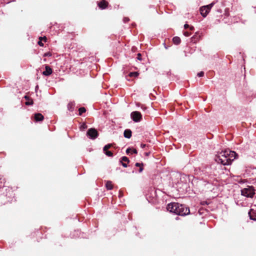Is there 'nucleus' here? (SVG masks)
I'll list each match as a JSON object with an SVG mask.
<instances>
[{
    "label": "nucleus",
    "instance_id": "nucleus-23",
    "mask_svg": "<svg viewBox=\"0 0 256 256\" xmlns=\"http://www.w3.org/2000/svg\"><path fill=\"white\" fill-rule=\"evenodd\" d=\"M44 56H48V57H50V56H52V54H51L50 52H46V53H45V54H44Z\"/></svg>",
    "mask_w": 256,
    "mask_h": 256
},
{
    "label": "nucleus",
    "instance_id": "nucleus-4",
    "mask_svg": "<svg viewBox=\"0 0 256 256\" xmlns=\"http://www.w3.org/2000/svg\"><path fill=\"white\" fill-rule=\"evenodd\" d=\"M132 120L136 122H140L142 119V115L138 111L133 112L130 114Z\"/></svg>",
    "mask_w": 256,
    "mask_h": 256
},
{
    "label": "nucleus",
    "instance_id": "nucleus-2",
    "mask_svg": "<svg viewBox=\"0 0 256 256\" xmlns=\"http://www.w3.org/2000/svg\"><path fill=\"white\" fill-rule=\"evenodd\" d=\"M166 209L170 212L181 216H186L190 213L188 208L178 202H170L168 204Z\"/></svg>",
    "mask_w": 256,
    "mask_h": 256
},
{
    "label": "nucleus",
    "instance_id": "nucleus-36",
    "mask_svg": "<svg viewBox=\"0 0 256 256\" xmlns=\"http://www.w3.org/2000/svg\"><path fill=\"white\" fill-rule=\"evenodd\" d=\"M146 156H148V155H149V153H146Z\"/></svg>",
    "mask_w": 256,
    "mask_h": 256
},
{
    "label": "nucleus",
    "instance_id": "nucleus-8",
    "mask_svg": "<svg viewBox=\"0 0 256 256\" xmlns=\"http://www.w3.org/2000/svg\"><path fill=\"white\" fill-rule=\"evenodd\" d=\"M52 70L50 67L48 65L45 66V70L42 72V74L45 76H48L52 74Z\"/></svg>",
    "mask_w": 256,
    "mask_h": 256
},
{
    "label": "nucleus",
    "instance_id": "nucleus-17",
    "mask_svg": "<svg viewBox=\"0 0 256 256\" xmlns=\"http://www.w3.org/2000/svg\"><path fill=\"white\" fill-rule=\"evenodd\" d=\"M86 112V109L84 107H81L78 109L79 115L81 116L82 114Z\"/></svg>",
    "mask_w": 256,
    "mask_h": 256
},
{
    "label": "nucleus",
    "instance_id": "nucleus-18",
    "mask_svg": "<svg viewBox=\"0 0 256 256\" xmlns=\"http://www.w3.org/2000/svg\"><path fill=\"white\" fill-rule=\"evenodd\" d=\"M103 152H104V154L108 156H109V157L113 156V154L112 152L106 150V151H103Z\"/></svg>",
    "mask_w": 256,
    "mask_h": 256
},
{
    "label": "nucleus",
    "instance_id": "nucleus-5",
    "mask_svg": "<svg viewBox=\"0 0 256 256\" xmlns=\"http://www.w3.org/2000/svg\"><path fill=\"white\" fill-rule=\"evenodd\" d=\"M86 135L89 138L94 140L98 137V132L96 129L91 128L87 131Z\"/></svg>",
    "mask_w": 256,
    "mask_h": 256
},
{
    "label": "nucleus",
    "instance_id": "nucleus-19",
    "mask_svg": "<svg viewBox=\"0 0 256 256\" xmlns=\"http://www.w3.org/2000/svg\"><path fill=\"white\" fill-rule=\"evenodd\" d=\"M112 144H106L103 148V151L108 150V149L110 148L112 146Z\"/></svg>",
    "mask_w": 256,
    "mask_h": 256
},
{
    "label": "nucleus",
    "instance_id": "nucleus-7",
    "mask_svg": "<svg viewBox=\"0 0 256 256\" xmlns=\"http://www.w3.org/2000/svg\"><path fill=\"white\" fill-rule=\"evenodd\" d=\"M120 162L124 168H127L128 164L130 162V160L126 156H124L120 158Z\"/></svg>",
    "mask_w": 256,
    "mask_h": 256
},
{
    "label": "nucleus",
    "instance_id": "nucleus-9",
    "mask_svg": "<svg viewBox=\"0 0 256 256\" xmlns=\"http://www.w3.org/2000/svg\"><path fill=\"white\" fill-rule=\"evenodd\" d=\"M108 2L104 0H102L98 4L99 8L102 10L105 9L106 8Z\"/></svg>",
    "mask_w": 256,
    "mask_h": 256
},
{
    "label": "nucleus",
    "instance_id": "nucleus-31",
    "mask_svg": "<svg viewBox=\"0 0 256 256\" xmlns=\"http://www.w3.org/2000/svg\"><path fill=\"white\" fill-rule=\"evenodd\" d=\"M140 146L141 148H144L146 146V144H141Z\"/></svg>",
    "mask_w": 256,
    "mask_h": 256
},
{
    "label": "nucleus",
    "instance_id": "nucleus-25",
    "mask_svg": "<svg viewBox=\"0 0 256 256\" xmlns=\"http://www.w3.org/2000/svg\"><path fill=\"white\" fill-rule=\"evenodd\" d=\"M86 128V124H82L80 127V129L82 128L83 130H84V129H85Z\"/></svg>",
    "mask_w": 256,
    "mask_h": 256
},
{
    "label": "nucleus",
    "instance_id": "nucleus-32",
    "mask_svg": "<svg viewBox=\"0 0 256 256\" xmlns=\"http://www.w3.org/2000/svg\"><path fill=\"white\" fill-rule=\"evenodd\" d=\"M24 98L26 100H30V98H29V96H24Z\"/></svg>",
    "mask_w": 256,
    "mask_h": 256
},
{
    "label": "nucleus",
    "instance_id": "nucleus-27",
    "mask_svg": "<svg viewBox=\"0 0 256 256\" xmlns=\"http://www.w3.org/2000/svg\"><path fill=\"white\" fill-rule=\"evenodd\" d=\"M131 151L132 152V153L135 154H138V151L135 148L132 149Z\"/></svg>",
    "mask_w": 256,
    "mask_h": 256
},
{
    "label": "nucleus",
    "instance_id": "nucleus-29",
    "mask_svg": "<svg viewBox=\"0 0 256 256\" xmlns=\"http://www.w3.org/2000/svg\"><path fill=\"white\" fill-rule=\"evenodd\" d=\"M248 214H249V216H250V218L251 220H256V218H253L251 215H250V212H248Z\"/></svg>",
    "mask_w": 256,
    "mask_h": 256
},
{
    "label": "nucleus",
    "instance_id": "nucleus-28",
    "mask_svg": "<svg viewBox=\"0 0 256 256\" xmlns=\"http://www.w3.org/2000/svg\"><path fill=\"white\" fill-rule=\"evenodd\" d=\"M123 20L124 22H126L129 21V18H124Z\"/></svg>",
    "mask_w": 256,
    "mask_h": 256
},
{
    "label": "nucleus",
    "instance_id": "nucleus-14",
    "mask_svg": "<svg viewBox=\"0 0 256 256\" xmlns=\"http://www.w3.org/2000/svg\"><path fill=\"white\" fill-rule=\"evenodd\" d=\"M106 186L107 190H111L113 188V186L112 184V182L110 181H108L106 184Z\"/></svg>",
    "mask_w": 256,
    "mask_h": 256
},
{
    "label": "nucleus",
    "instance_id": "nucleus-13",
    "mask_svg": "<svg viewBox=\"0 0 256 256\" xmlns=\"http://www.w3.org/2000/svg\"><path fill=\"white\" fill-rule=\"evenodd\" d=\"M172 42L175 44H179L180 43V38L178 36H174L172 38Z\"/></svg>",
    "mask_w": 256,
    "mask_h": 256
},
{
    "label": "nucleus",
    "instance_id": "nucleus-33",
    "mask_svg": "<svg viewBox=\"0 0 256 256\" xmlns=\"http://www.w3.org/2000/svg\"><path fill=\"white\" fill-rule=\"evenodd\" d=\"M38 44L40 46H44V44L40 42V41H39L38 42Z\"/></svg>",
    "mask_w": 256,
    "mask_h": 256
},
{
    "label": "nucleus",
    "instance_id": "nucleus-1",
    "mask_svg": "<svg viewBox=\"0 0 256 256\" xmlns=\"http://www.w3.org/2000/svg\"><path fill=\"white\" fill-rule=\"evenodd\" d=\"M238 154L234 151H222L216 156L215 160L218 164H220L223 166H228L231 164L232 162L236 158Z\"/></svg>",
    "mask_w": 256,
    "mask_h": 256
},
{
    "label": "nucleus",
    "instance_id": "nucleus-34",
    "mask_svg": "<svg viewBox=\"0 0 256 256\" xmlns=\"http://www.w3.org/2000/svg\"><path fill=\"white\" fill-rule=\"evenodd\" d=\"M188 26H188V24H185L184 25V28H188Z\"/></svg>",
    "mask_w": 256,
    "mask_h": 256
},
{
    "label": "nucleus",
    "instance_id": "nucleus-12",
    "mask_svg": "<svg viewBox=\"0 0 256 256\" xmlns=\"http://www.w3.org/2000/svg\"><path fill=\"white\" fill-rule=\"evenodd\" d=\"M74 108V102H69L68 104V109L70 112H73Z\"/></svg>",
    "mask_w": 256,
    "mask_h": 256
},
{
    "label": "nucleus",
    "instance_id": "nucleus-35",
    "mask_svg": "<svg viewBox=\"0 0 256 256\" xmlns=\"http://www.w3.org/2000/svg\"><path fill=\"white\" fill-rule=\"evenodd\" d=\"M190 30H193V29H194V27H193V26H192V27H190Z\"/></svg>",
    "mask_w": 256,
    "mask_h": 256
},
{
    "label": "nucleus",
    "instance_id": "nucleus-21",
    "mask_svg": "<svg viewBox=\"0 0 256 256\" xmlns=\"http://www.w3.org/2000/svg\"><path fill=\"white\" fill-rule=\"evenodd\" d=\"M214 5V3L212 2L208 5L204 6H208V8H209V10L210 11V9L212 8L213 6Z\"/></svg>",
    "mask_w": 256,
    "mask_h": 256
},
{
    "label": "nucleus",
    "instance_id": "nucleus-11",
    "mask_svg": "<svg viewBox=\"0 0 256 256\" xmlns=\"http://www.w3.org/2000/svg\"><path fill=\"white\" fill-rule=\"evenodd\" d=\"M124 136L126 138H130L132 136V131L130 130H126L124 131Z\"/></svg>",
    "mask_w": 256,
    "mask_h": 256
},
{
    "label": "nucleus",
    "instance_id": "nucleus-3",
    "mask_svg": "<svg viewBox=\"0 0 256 256\" xmlns=\"http://www.w3.org/2000/svg\"><path fill=\"white\" fill-rule=\"evenodd\" d=\"M242 196L247 198H252L255 194L254 190L252 186H248L241 190Z\"/></svg>",
    "mask_w": 256,
    "mask_h": 256
},
{
    "label": "nucleus",
    "instance_id": "nucleus-26",
    "mask_svg": "<svg viewBox=\"0 0 256 256\" xmlns=\"http://www.w3.org/2000/svg\"><path fill=\"white\" fill-rule=\"evenodd\" d=\"M184 34L186 36H190V34L188 32H184Z\"/></svg>",
    "mask_w": 256,
    "mask_h": 256
},
{
    "label": "nucleus",
    "instance_id": "nucleus-6",
    "mask_svg": "<svg viewBox=\"0 0 256 256\" xmlns=\"http://www.w3.org/2000/svg\"><path fill=\"white\" fill-rule=\"evenodd\" d=\"M200 14L203 17H206L210 12L209 8L208 6H203L200 9Z\"/></svg>",
    "mask_w": 256,
    "mask_h": 256
},
{
    "label": "nucleus",
    "instance_id": "nucleus-24",
    "mask_svg": "<svg viewBox=\"0 0 256 256\" xmlns=\"http://www.w3.org/2000/svg\"><path fill=\"white\" fill-rule=\"evenodd\" d=\"M137 58L140 60H142V55L140 53H138V54H137Z\"/></svg>",
    "mask_w": 256,
    "mask_h": 256
},
{
    "label": "nucleus",
    "instance_id": "nucleus-16",
    "mask_svg": "<svg viewBox=\"0 0 256 256\" xmlns=\"http://www.w3.org/2000/svg\"><path fill=\"white\" fill-rule=\"evenodd\" d=\"M135 166L137 167H140V169L138 170L139 172H142L143 170V164L136 162Z\"/></svg>",
    "mask_w": 256,
    "mask_h": 256
},
{
    "label": "nucleus",
    "instance_id": "nucleus-20",
    "mask_svg": "<svg viewBox=\"0 0 256 256\" xmlns=\"http://www.w3.org/2000/svg\"><path fill=\"white\" fill-rule=\"evenodd\" d=\"M26 106H32L33 104V101L32 100H28V101L26 102L25 103Z\"/></svg>",
    "mask_w": 256,
    "mask_h": 256
},
{
    "label": "nucleus",
    "instance_id": "nucleus-15",
    "mask_svg": "<svg viewBox=\"0 0 256 256\" xmlns=\"http://www.w3.org/2000/svg\"><path fill=\"white\" fill-rule=\"evenodd\" d=\"M139 73L138 72H130L128 76L130 77L136 78L138 76Z\"/></svg>",
    "mask_w": 256,
    "mask_h": 256
},
{
    "label": "nucleus",
    "instance_id": "nucleus-10",
    "mask_svg": "<svg viewBox=\"0 0 256 256\" xmlns=\"http://www.w3.org/2000/svg\"><path fill=\"white\" fill-rule=\"evenodd\" d=\"M34 119L36 122H40L44 120V116L40 113L36 114Z\"/></svg>",
    "mask_w": 256,
    "mask_h": 256
},
{
    "label": "nucleus",
    "instance_id": "nucleus-22",
    "mask_svg": "<svg viewBox=\"0 0 256 256\" xmlns=\"http://www.w3.org/2000/svg\"><path fill=\"white\" fill-rule=\"evenodd\" d=\"M197 76L198 77H202L204 76V72H200L198 73Z\"/></svg>",
    "mask_w": 256,
    "mask_h": 256
},
{
    "label": "nucleus",
    "instance_id": "nucleus-30",
    "mask_svg": "<svg viewBox=\"0 0 256 256\" xmlns=\"http://www.w3.org/2000/svg\"><path fill=\"white\" fill-rule=\"evenodd\" d=\"M132 150L130 148H128L126 149V154H129V153Z\"/></svg>",
    "mask_w": 256,
    "mask_h": 256
}]
</instances>
